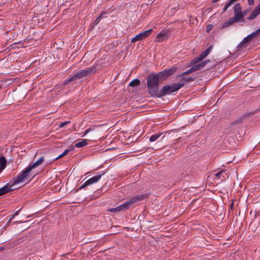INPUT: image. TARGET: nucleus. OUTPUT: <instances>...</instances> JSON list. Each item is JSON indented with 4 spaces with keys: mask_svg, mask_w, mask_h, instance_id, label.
Instances as JSON below:
<instances>
[{
    "mask_svg": "<svg viewBox=\"0 0 260 260\" xmlns=\"http://www.w3.org/2000/svg\"><path fill=\"white\" fill-rule=\"evenodd\" d=\"M147 90L152 97H158L159 94V86L160 82L155 73H151L147 77Z\"/></svg>",
    "mask_w": 260,
    "mask_h": 260,
    "instance_id": "obj_1",
    "label": "nucleus"
},
{
    "mask_svg": "<svg viewBox=\"0 0 260 260\" xmlns=\"http://www.w3.org/2000/svg\"><path fill=\"white\" fill-rule=\"evenodd\" d=\"M96 72V69L95 67L80 70L77 72L74 75L69 77L68 79L64 80L63 83L65 85L69 84L72 81H76L78 79L90 76L94 74Z\"/></svg>",
    "mask_w": 260,
    "mask_h": 260,
    "instance_id": "obj_2",
    "label": "nucleus"
},
{
    "mask_svg": "<svg viewBox=\"0 0 260 260\" xmlns=\"http://www.w3.org/2000/svg\"><path fill=\"white\" fill-rule=\"evenodd\" d=\"M184 85V83L179 82L178 83H171L164 86L159 90L158 97L161 98L166 95H169L177 91Z\"/></svg>",
    "mask_w": 260,
    "mask_h": 260,
    "instance_id": "obj_3",
    "label": "nucleus"
},
{
    "mask_svg": "<svg viewBox=\"0 0 260 260\" xmlns=\"http://www.w3.org/2000/svg\"><path fill=\"white\" fill-rule=\"evenodd\" d=\"M148 193L137 194L126 201L123 204L119 206L121 211H125L128 209L133 205L141 202L149 197Z\"/></svg>",
    "mask_w": 260,
    "mask_h": 260,
    "instance_id": "obj_4",
    "label": "nucleus"
},
{
    "mask_svg": "<svg viewBox=\"0 0 260 260\" xmlns=\"http://www.w3.org/2000/svg\"><path fill=\"white\" fill-rule=\"evenodd\" d=\"M31 170L32 169L28 166V167L23 170L17 177H14L13 178L12 183L11 186H13L29 179L31 176Z\"/></svg>",
    "mask_w": 260,
    "mask_h": 260,
    "instance_id": "obj_5",
    "label": "nucleus"
},
{
    "mask_svg": "<svg viewBox=\"0 0 260 260\" xmlns=\"http://www.w3.org/2000/svg\"><path fill=\"white\" fill-rule=\"evenodd\" d=\"M177 67L173 66L171 68L166 69L157 74L155 73V76L157 77L159 81L162 82L173 75L177 72Z\"/></svg>",
    "mask_w": 260,
    "mask_h": 260,
    "instance_id": "obj_6",
    "label": "nucleus"
},
{
    "mask_svg": "<svg viewBox=\"0 0 260 260\" xmlns=\"http://www.w3.org/2000/svg\"><path fill=\"white\" fill-rule=\"evenodd\" d=\"M209 61V59H206L199 63L193 64L194 65L192 66L188 70L178 75L177 76V77H182L183 76H184L185 75H188L194 72L200 70L202 69H203Z\"/></svg>",
    "mask_w": 260,
    "mask_h": 260,
    "instance_id": "obj_7",
    "label": "nucleus"
},
{
    "mask_svg": "<svg viewBox=\"0 0 260 260\" xmlns=\"http://www.w3.org/2000/svg\"><path fill=\"white\" fill-rule=\"evenodd\" d=\"M102 175L103 174H100V173H98L96 175L93 176L86 181L79 188L77 189H74L72 192L74 191L75 192H77L81 189H85L87 186L98 182L101 178Z\"/></svg>",
    "mask_w": 260,
    "mask_h": 260,
    "instance_id": "obj_8",
    "label": "nucleus"
},
{
    "mask_svg": "<svg viewBox=\"0 0 260 260\" xmlns=\"http://www.w3.org/2000/svg\"><path fill=\"white\" fill-rule=\"evenodd\" d=\"M153 31V29L150 28L147 30H146L143 32H141L138 35H137L135 37H134L132 40V43H135L138 41L143 40L148 37Z\"/></svg>",
    "mask_w": 260,
    "mask_h": 260,
    "instance_id": "obj_9",
    "label": "nucleus"
},
{
    "mask_svg": "<svg viewBox=\"0 0 260 260\" xmlns=\"http://www.w3.org/2000/svg\"><path fill=\"white\" fill-rule=\"evenodd\" d=\"M169 29H163L156 36V41L162 42L168 39L170 32Z\"/></svg>",
    "mask_w": 260,
    "mask_h": 260,
    "instance_id": "obj_10",
    "label": "nucleus"
},
{
    "mask_svg": "<svg viewBox=\"0 0 260 260\" xmlns=\"http://www.w3.org/2000/svg\"><path fill=\"white\" fill-rule=\"evenodd\" d=\"M12 183V181H10V182L8 183L7 184H6L3 187L0 188V197L4 196L7 193H9L10 192H11L13 190V189L11 188L10 187Z\"/></svg>",
    "mask_w": 260,
    "mask_h": 260,
    "instance_id": "obj_11",
    "label": "nucleus"
},
{
    "mask_svg": "<svg viewBox=\"0 0 260 260\" xmlns=\"http://www.w3.org/2000/svg\"><path fill=\"white\" fill-rule=\"evenodd\" d=\"M260 14V4L257 5L256 8L251 12L250 15L247 17L248 20H252L254 19Z\"/></svg>",
    "mask_w": 260,
    "mask_h": 260,
    "instance_id": "obj_12",
    "label": "nucleus"
},
{
    "mask_svg": "<svg viewBox=\"0 0 260 260\" xmlns=\"http://www.w3.org/2000/svg\"><path fill=\"white\" fill-rule=\"evenodd\" d=\"M244 16L242 13H234V16L232 18L233 21L235 22H244Z\"/></svg>",
    "mask_w": 260,
    "mask_h": 260,
    "instance_id": "obj_13",
    "label": "nucleus"
},
{
    "mask_svg": "<svg viewBox=\"0 0 260 260\" xmlns=\"http://www.w3.org/2000/svg\"><path fill=\"white\" fill-rule=\"evenodd\" d=\"M44 157H41L36 162H35L32 164H30L28 166L32 170V169L39 167L41 165H42V163L44 162Z\"/></svg>",
    "mask_w": 260,
    "mask_h": 260,
    "instance_id": "obj_14",
    "label": "nucleus"
},
{
    "mask_svg": "<svg viewBox=\"0 0 260 260\" xmlns=\"http://www.w3.org/2000/svg\"><path fill=\"white\" fill-rule=\"evenodd\" d=\"M251 40L248 38L247 36L246 37L244 38L243 40L238 45L237 48L238 49H240L241 47L245 45H247L248 43H249Z\"/></svg>",
    "mask_w": 260,
    "mask_h": 260,
    "instance_id": "obj_15",
    "label": "nucleus"
},
{
    "mask_svg": "<svg viewBox=\"0 0 260 260\" xmlns=\"http://www.w3.org/2000/svg\"><path fill=\"white\" fill-rule=\"evenodd\" d=\"M235 22L233 21V19H232V18H230V19L228 21H225L223 23V24L221 26L220 28L222 29H224L226 27H228L232 25Z\"/></svg>",
    "mask_w": 260,
    "mask_h": 260,
    "instance_id": "obj_16",
    "label": "nucleus"
},
{
    "mask_svg": "<svg viewBox=\"0 0 260 260\" xmlns=\"http://www.w3.org/2000/svg\"><path fill=\"white\" fill-rule=\"evenodd\" d=\"M87 141L88 140L87 139H82L81 141L75 144V147L77 148L83 147L87 145Z\"/></svg>",
    "mask_w": 260,
    "mask_h": 260,
    "instance_id": "obj_17",
    "label": "nucleus"
},
{
    "mask_svg": "<svg viewBox=\"0 0 260 260\" xmlns=\"http://www.w3.org/2000/svg\"><path fill=\"white\" fill-rule=\"evenodd\" d=\"M260 35V27L256 30L249 35L248 38L252 40L253 38L257 37Z\"/></svg>",
    "mask_w": 260,
    "mask_h": 260,
    "instance_id": "obj_18",
    "label": "nucleus"
},
{
    "mask_svg": "<svg viewBox=\"0 0 260 260\" xmlns=\"http://www.w3.org/2000/svg\"><path fill=\"white\" fill-rule=\"evenodd\" d=\"M7 159L4 156L0 157V167L2 169H4L6 167Z\"/></svg>",
    "mask_w": 260,
    "mask_h": 260,
    "instance_id": "obj_19",
    "label": "nucleus"
},
{
    "mask_svg": "<svg viewBox=\"0 0 260 260\" xmlns=\"http://www.w3.org/2000/svg\"><path fill=\"white\" fill-rule=\"evenodd\" d=\"M140 84V81L138 79H135L133 80L129 83V86L132 87L139 86Z\"/></svg>",
    "mask_w": 260,
    "mask_h": 260,
    "instance_id": "obj_20",
    "label": "nucleus"
},
{
    "mask_svg": "<svg viewBox=\"0 0 260 260\" xmlns=\"http://www.w3.org/2000/svg\"><path fill=\"white\" fill-rule=\"evenodd\" d=\"M234 13L242 12V8L240 4H236L234 7Z\"/></svg>",
    "mask_w": 260,
    "mask_h": 260,
    "instance_id": "obj_21",
    "label": "nucleus"
},
{
    "mask_svg": "<svg viewBox=\"0 0 260 260\" xmlns=\"http://www.w3.org/2000/svg\"><path fill=\"white\" fill-rule=\"evenodd\" d=\"M161 135V134H155L152 135L149 138V141L151 142H155L159 138Z\"/></svg>",
    "mask_w": 260,
    "mask_h": 260,
    "instance_id": "obj_22",
    "label": "nucleus"
},
{
    "mask_svg": "<svg viewBox=\"0 0 260 260\" xmlns=\"http://www.w3.org/2000/svg\"><path fill=\"white\" fill-rule=\"evenodd\" d=\"M244 119V117H241L239 118L238 119H237L235 120H234L232 123H231V125L232 126H234V125H237L240 123H242Z\"/></svg>",
    "mask_w": 260,
    "mask_h": 260,
    "instance_id": "obj_23",
    "label": "nucleus"
},
{
    "mask_svg": "<svg viewBox=\"0 0 260 260\" xmlns=\"http://www.w3.org/2000/svg\"><path fill=\"white\" fill-rule=\"evenodd\" d=\"M224 175H226L225 171V170H221L220 171H219L215 174V176L218 178H220V177L224 178Z\"/></svg>",
    "mask_w": 260,
    "mask_h": 260,
    "instance_id": "obj_24",
    "label": "nucleus"
},
{
    "mask_svg": "<svg viewBox=\"0 0 260 260\" xmlns=\"http://www.w3.org/2000/svg\"><path fill=\"white\" fill-rule=\"evenodd\" d=\"M69 152V150H68V149H66V150H64V151L62 154H61L60 155H59L57 157H56L55 158H54L53 161H55V160H57V159H58L59 158H61L63 157L65 155H67Z\"/></svg>",
    "mask_w": 260,
    "mask_h": 260,
    "instance_id": "obj_25",
    "label": "nucleus"
},
{
    "mask_svg": "<svg viewBox=\"0 0 260 260\" xmlns=\"http://www.w3.org/2000/svg\"><path fill=\"white\" fill-rule=\"evenodd\" d=\"M182 80L184 82L188 83L192 82L194 80V78H191L190 77H182Z\"/></svg>",
    "mask_w": 260,
    "mask_h": 260,
    "instance_id": "obj_26",
    "label": "nucleus"
},
{
    "mask_svg": "<svg viewBox=\"0 0 260 260\" xmlns=\"http://www.w3.org/2000/svg\"><path fill=\"white\" fill-rule=\"evenodd\" d=\"M108 211L112 213H116L121 211L119 206L116 208H110L108 210Z\"/></svg>",
    "mask_w": 260,
    "mask_h": 260,
    "instance_id": "obj_27",
    "label": "nucleus"
},
{
    "mask_svg": "<svg viewBox=\"0 0 260 260\" xmlns=\"http://www.w3.org/2000/svg\"><path fill=\"white\" fill-rule=\"evenodd\" d=\"M201 61V59L197 56L191 61V63L192 64H198Z\"/></svg>",
    "mask_w": 260,
    "mask_h": 260,
    "instance_id": "obj_28",
    "label": "nucleus"
},
{
    "mask_svg": "<svg viewBox=\"0 0 260 260\" xmlns=\"http://www.w3.org/2000/svg\"><path fill=\"white\" fill-rule=\"evenodd\" d=\"M70 123V121H66L64 122H62L59 124V127L62 128V127H64V126H66V125L69 124Z\"/></svg>",
    "mask_w": 260,
    "mask_h": 260,
    "instance_id": "obj_29",
    "label": "nucleus"
},
{
    "mask_svg": "<svg viewBox=\"0 0 260 260\" xmlns=\"http://www.w3.org/2000/svg\"><path fill=\"white\" fill-rule=\"evenodd\" d=\"M213 48V46L211 45L209 47H208L204 51L205 53L207 54V55L210 53L211 51L212 50Z\"/></svg>",
    "mask_w": 260,
    "mask_h": 260,
    "instance_id": "obj_30",
    "label": "nucleus"
},
{
    "mask_svg": "<svg viewBox=\"0 0 260 260\" xmlns=\"http://www.w3.org/2000/svg\"><path fill=\"white\" fill-rule=\"evenodd\" d=\"M213 48V46L211 45L209 47H208L204 51L205 53L207 54V55L210 53L211 51L212 50Z\"/></svg>",
    "mask_w": 260,
    "mask_h": 260,
    "instance_id": "obj_31",
    "label": "nucleus"
},
{
    "mask_svg": "<svg viewBox=\"0 0 260 260\" xmlns=\"http://www.w3.org/2000/svg\"><path fill=\"white\" fill-rule=\"evenodd\" d=\"M230 6L231 5L229 3H226L223 8L222 13L225 12Z\"/></svg>",
    "mask_w": 260,
    "mask_h": 260,
    "instance_id": "obj_32",
    "label": "nucleus"
},
{
    "mask_svg": "<svg viewBox=\"0 0 260 260\" xmlns=\"http://www.w3.org/2000/svg\"><path fill=\"white\" fill-rule=\"evenodd\" d=\"M250 11V9H247L243 11H242V13L244 17L246 16L249 12Z\"/></svg>",
    "mask_w": 260,
    "mask_h": 260,
    "instance_id": "obj_33",
    "label": "nucleus"
},
{
    "mask_svg": "<svg viewBox=\"0 0 260 260\" xmlns=\"http://www.w3.org/2000/svg\"><path fill=\"white\" fill-rule=\"evenodd\" d=\"M213 27V25L212 24H208L206 27V31L207 32H209L212 29Z\"/></svg>",
    "mask_w": 260,
    "mask_h": 260,
    "instance_id": "obj_34",
    "label": "nucleus"
},
{
    "mask_svg": "<svg viewBox=\"0 0 260 260\" xmlns=\"http://www.w3.org/2000/svg\"><path fill=\"white\" fill-rule=\"evenodd\" d=\"M107 14V12H106V11H103V12L101 13V15H100L98 18H99V19L101 20V19H102V18H104V17H105L104 16V15H106V14Z\"/></svg>",
    "mask_w": 260,
    "mask_h": 260,
    "instance_id": "obj_35",
    "label": "nucleus"
},
{
    "mask_svg": "<svg viewBox=\"0 0 260 260\" xmlns=\"http://www.w3.org/2000/svg\"><path fill=\"white\" fill-rule=\"evenodd\" d=\"M107 14V12H106V11H103V12L101 13V15H100L98 18H99V19L101 20V19H102V18H104V17H105L104 16V15H106V14Z\"/></svg>",
    "mask_w": 260,
    "mask_h": 260,
    "instance_id": "obj_36",
    "label": "nucleus"
},
{
    "mask_svg": "<svg viewBox=\"0 0 260 260\" xmlns=\"http://www.w3.org/2000/svg\"><path fill=\"white\" fill-rule=\"evenodd\" d=\"M92 131V129L91 128H88L87 129L85 130L84 132L83 135H82V137H84L86 135H87L88 133L91 132Z\"/></svg>",
    "mask_w": 260,
    "mask_h": 260,
    "instance_id": "obj_37",
    "label": "nucleus"
},
{
    "mask_svg": "<svg viewBox=\"0 0 260 260\" xmlns=\"http://www.w3.org/2000/svg\"><path fill=\"white\" fill-rule=\"evenodd\" d=\"M100 21L101 20L99 19V18H96L95 21L93 22V25L94 26H96L99 23Z\"/></svg>",
    "mask_w": 260,
    "mask_h": 260,
    "instance_id": "obj_38",
    "label": "nucleus"
},
{
    "mask_svg": "<svg viewBox=\"0 0 260 260\" xmlns=\"http://www.w3.org/2000/svg\"><path fill=\"white\" fill-rule=\"evenodd\" d=\"M248 5L249 6H252L254 5V0H247Z\"/></svg>",
    "mask_w": 260,
    "mask_h": 260,
    "instance_id": "obj_39",
    "label": "nucleus"
},
{
    "mask_svg": "<svg viewBox=\"0 0 260 260\" xmlns=\"http://www.w3.org/2000/svg\"><path fill=\"white\" fill-rule=\"evenodd\" d=\"M75 147V146H73V145H71L68 149H67L68 150H69V152L73 150L74 149Z\"/></svg>",
    "mask_w": 260,
    "mask_h": 260,
    "instance_id": "obj_40",
    "label": "nucleus"
},
{
    "mask_svg": "<svg viewBox=\"0 0 260 260\" xmlns=\"http://www.w3.org/2000/svg\"><path fill=\"white\" fill-rule=\"evenodd\" d=\"M237 0H229V3L231 6L233 4H234L235 2H236Z\"/></svg>",
    "mask_w": 260,
    "mask_h": 260,
    "instance_id": "obj_41",
    "label": "nucleus"
},
{
    "mask_svg": "<svg viewBox=\"0 0 260 260\" xmlns=\"http://www.w3.org/2000/svg\"><path fill=\"white\" fill-rule=\"evenodd\" d=\"M22 208H20V209H19L18 211H16V212L14 213V215H15V216H17V215H18L19 214V212L21 211V209H22Z\"/></svg>",
    "mask_w": 260,
    "mask_h": 260,
    "instance_id": "obj_42",
    "label": "nucleus"
},
{
    "mask_svg": "<svg viewBox=\"0 0 260 260\" xmlns=\"http://www.w3.org/2000/svg\"><path fill=\"white\" fill-rule=\"evenodd\" d=\"M198 57L201 59V61L205 58V57H204V56H203L202 54L199 55Z\"/></svg>",
    "mask_w": 260,
    "mask_h": 260,
    "instance_id": "obj_43",
    "label": "nucleus"
},
{
    "mask_svg": "<svg viewBox=\"0 0 260 260\" xmlns=\"http://www.w3.org/2000/svg\"><path fill=\"white\" fill-rule=\"evenodd\" d=\"M201 54L203 55V56H204L205 58L207 56V54L205 53V51H203Z\"/></svg>",
    "mask_w": 260,
    "mask_h": 260,
    "instance_id": "obj_44",
    "label": "nucleus"
},
{
    "mask_svg": "<svg viewBox=\"0 0 260 260\" xmlns=\"http://www.w3.org/2000/svg\"><path fill=\"white\" fill-rule=\"evenodd\" d=\"M15 216L14 215V214L13 215H12L11 216V217H10V219H9V222L10 221V220H12L14 218Z\"/></svg>",
    "mask_w": 260,
    "mask_h": 260,
    "instance_id": "obj_45",
    "label": "nucleus"
},
{
    "mask_svg": "<svg viewBox=\"0 0 260 260\" xmlns=\"http://www.w3.org/2000/svg\"><path fill=\"white\" fill-rule=\"evenodd\" d=\"M104 190V187H101L100 189L97 190V191H99L100 192L101 191H102Z\"/></svg>",
    "mask_w": 260,
    "mask_h": 260,
    "instance_id": "obj_46",
    "label": "nucleus"
},
{
    "mask_svg": "<svg viewBox=\"0 0 260 260\" xmlns=\"http://www.w3.org/2000/svg\"><path fill=\"white\" fill-rule=\"evenodd\" d=\"M233 206H234V203L233 202L230 206V208H231V210L233 209Z\"/></svg>",
    "mask_w": 260,
    "mask_h": 260,
    "instance_id": "obj_47",
    "label": "nucleus"
},
{
    "mask_svg": "<svg viewBox=\"0 0 260 260\" xmlns=\"http://www.w3.org/2000/svg\"><path fill=\"white\" fill-rule=\"evenodd\" d=\"M254 216H255V218L257 217V216H259V212H258V213L256 212Z\"/></svg>",
    "mask_w": 260,
    "mask_h": 260,
    "instance_id": "obj_48",
    "label": "nucleus"
},
{
    "mask_svg": "<svg viewBox=\"0 0 260 260\" xmlns=\"http://www.w3.org/2000/svg\"><path fill=\"white\" fill-rule=\"evenodd\" d=\"M219 1V0H212V4H215V3H216V2H217Z\"/></svg>",
    "mask_w": 260,
    "mask_h": 260,
    "instance_id": "obj_49",
    "label": "nucleus"
},
{
    "mask_svg": "<svg viewBox=\"0 0 260 260\" xmlns=\"http://www.w3.org/2000/svg\"><path fill=\"white\" fill-rule=\"evenodd\" d=\"M4 248L3 247H2V246H1V247H0V251H2V250H4Z\"/></svg>",
    "mask_w": 260,
    "mask_h": 260,
    "instance_id": "obj_50",
    "label": "nucleus"
},
{
    "mask_svg": "<svg viewBox=\"0 0 260 260\" xmlns=\"http://www.w3.org/2000/svg\"><path fill=\"white\" fill-rule=\"evenodd\" d=\"M2 88V86L0 85V89Z\"/></svg>",
    "mask_w": 260,
    "mask_h": 260,
    "instance_id": "obj_51",
    "label": "nucleus"
}]
</instances>
